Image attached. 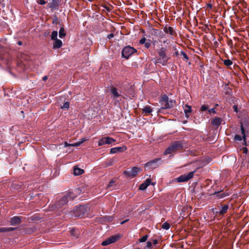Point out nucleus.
Wrapping results in <instances>:
<instances>
[{
  "instance_id": "obj_1",
  "label": "nucleus",
  "mask_w": 249,
  "mask_h": 249,
  "mask_svg": "<svg viewBox=\"0 0 249 249\" xmlns=\"http://www.w3.org/2000/svg\"><path fill=\"white\" fill-rule=\"evenodd\" d=\"M77 195L70 191L67 192L62 196L57 197L56 200L50 205L52 210H60L62 207L67 204L69 201H72L76 198Z\"/></svg>"
},
{
  "instance_id": "obj_2",
  "label": "nucleus",
  "mask_w": 249,
  "mask_h": 249,
  "mask_svg": "<svg viewBox=\"0 0 249 249\" xmlns=\"http://www.w3.org/2000/svg\"><path fill=\"white\" fill-rule=\"evenodd\" d=\"M184 144V140L176 141L172 142L171 145L165 150L164 155L172 154L177 151L183 150Z\"/></svg>"
},
{
  "instance_id": "obj_3",
  "label": "nucleus",
  "mask_w": 249,
  "mask_h": 249,
  "mask_svg": "<svg viewBox=\"0 0 249 249\" xmlns=\"http://www.w3.org/2000/svg\"><path fill=\"white\" fill-rule=\"evenodd\" d=\"M159 102L162 106L159 110V111L160 112L162 111V110L165 109H168L174 107L176 104V101L175 100H169V98L166 94H164L162 96V97L160 99Z\"/></svg>"
},
{
  "instance_id": "obj_4",
  "label": "nucleus",
  "mask_w": 249,
  "mask_h": 249,
  "mask_svg": "<svg viewBox=\"0 0 249 249\" xmlns=\"http://www.w3.org/2000/svg\"><path fill=\"white\" fill-rule=\"evenodd\" d=\"M88 207L87 205H79L74 207L71 212V215L75 217H83L87 213Z\"/></svg>"
},
{
  "instance_id": "obj_5",
  "label": "nucleus",
  "mask_w": 249,
  "mask_h": 249,
  "mask_svg": "<svg viewBox=\"0 0 249 249\" xmlns=\"http://www.w3.org/2000/svg\"><path fill=\"white\" fill-rule=\"evenodd\" d=\"M137 53V50L134 47L130 46H126L122 51V56L126 59H128L132 55Z\"/></svg>"
},
{
  "instance_id": "obj_6",
  "label": "nucleus",
  "mask_w": 249,
  "mask_h": 249,
  "mask_svg": "<svg viewBox=\"0 0 249 249\" xmlns=\"http://www.w3.org/2000/svg\"><path fill=\"white\" fill-rule=\"evenodd\" d=\"M160 158L155 159L144 164V169L145 170H149L155 169L160 166Z\"/></svg>"
},
{
  "instance_id": "obj_7",
  "label": "nucleus",
  "mask_w": 249,
  "mask_h": 249,
  "mask_svg": "<svg viewBox=\"0 0 249 249\" xmlns=\"http://www.w3.org/2000/svg\"><path fill=\"white\" fill-rule=\"evenodd\" d=\"M142 170V168L135 166L132 167L131 170H125L123 172V174L125 175L127 177L134 178L137 174Z\"/></svg>"
},
{
  "instance_id": "obj_8",
  "label": "nucleus",
  "mask_w": 249,
  "mask_h": 249,
  "mask_svg": "<svg viewBox=\"0 0 249 249\" xmlns=\"http://www.w3.org/2000/svg\"><path fill=\"white\" fill-rule=\"evenodd\" d=\"M195 171L190 172L187 174L180 175L179 177L176 178L178 182H184L188 181L192 178L194 175Z\"/></svg>"
},
{
  "instance_id": "obj_9",
  "label": "nucleus",
  "mask_w": 249,
  "mask_h": 249,
  "mask_svg": "<svg viewBox=\"0 0 249 249\" xmlns=\"http://www.w3.org/2000/svg\"><path fill=\"white\" fill-rule=\"evenodd\" d=\"M60 5V0H52L51 2L47 4V7L50 9L51 11L53 12L55 10H58Z\"/></svg>"
},
{
  "instance_id": "obj_10",
  "label": "nucleus",
  "mask_w": 249,
  "mask_h": 249,
  "mask_svg": "<svg viewBox=\"0 0 249 249\" xmlns=\"http://www.w3.org/2000/svg\"><path fill=\"white\" fill-rule=\"evenodd\" d=\"M110 91L112 94V97L115 102H119V98L121 96V91L118 90L114 87H111L110 89Z\"/></svg>"
},
{
  "instance_id": "obj_11",
  "label": "nucleus",
  "mask_w": 249,
  "mask_h": 249,
  "mask_svg": "<svg viewBox=\"0 0 249 249\" xmlns=\"http://www.w3.org/2000/svg\"><path fill=\"white\" fill-rule=\"evenodd\" d=\"M120 237V236L119 235H114L112 236H110L108 237L107 239L104 241L102 243V246H107L108 245L111 243H115L117 241H118Z\"/></svg>"
},
{
  "instance_id": "obj_12",
  "label": "nucleus",
  "mask_w": 249,
  "mask_h": 249,
  "mask_svg": "<svg viewBox=\"0 0 249 249\" xmlns=\"http://www.w3.org/2000/svg\"><path fill=\"white\" fill-rule=\"evenodd\" d=\"M115 142L116 140L111 137H104L99 140L98 145L101 146L106 144H110Z\"/></svg>"
},
{
  "instance_id": "obj_13",
  "label": "nucleus",
  "mask_w": 249,
  "mask_h": 249,
  "mask_svg": "<svg viewBox=\"0 0 249 249\" xmlns=\"http://www.w3.org/2000/svg\"><path fill=\"white\" fill-rule=\"evenodd\" d=\"M155 182H152L150 178H147L143 183H142L140 185L139 187V190L142 191L145 190L150 184H152V185H155Z\"/></svg>"
},
{
  "instance_id": "obj_14",
  "label": "nucleus",
  "mask_w": 249,
  "mask_h": 249,
  "mask_svg": "<svg viewBox=\"0 0 249 249\" xmlns=\"http://www.w3.org/2000/svg\"><path fill=\"white\" fill-rule=\"evenodd\" d=\"M22 217L19 216H15L11 217L10 220V224L12 226H16L20 224L21 222Z\"/></svg>"
},
{
  "instance_id": "obj_15",
  "label": "nucleus",
  "mask_w": 249,
  "mask_h": 249,
  "mask_svg": "<svg viewBox=\"0 0 249 249\" xmlns=\"http://www.w3.org/2000/svg\"><path fill=\"white\" fill-rule=\"evenodd\" d=\"M126 149L127 148L125 146L114 147L110 149V153L113 154L117 153H121L125 151Z\"/></svg>"
},
{
  "instance_id": "obj_16",
  "label": "nucleus",
  "mask_w": 249,
  "mask_h": 249,
  "mask_svg": "<svg viewBox=\"0 0 249 249\" xmlns=\"http://www.w3.org/2000/svg\"><path fill=\"white\" fill-rule=\"evenodd\" d=\"M167 49L165 47L160 48L158 52V53L160 57H162L163 59L169 60V57L166 54Z\"/></svg>"
},
{
  "instance_id": "obj_17",
  "label": "nucleus",
  "mask_w": 249,
  "mask_h": 249,
  "mask_svg": "<svg viewBox=\"0 0 249 249\" xmlns=\"http://www.w3.org/2000/svg\"><path fill=\"white\" fill-rule=\"evenodd\" d=\"M222 119L218 117H215L211 120V124L217 128L222 123Z\"/></svg>"
},
{
  "instance_id": "obj_18",
  "label": "nucleus",
  "mask_w": 249,
  "mask_h": 249,
  "mask_svg": "<svg viewBox=\"0 0 249 249\" xmlns=\"http://www.w3.org/2000/svg\"><path fill=\"white\" fill-rule=\"evenodd\" d=\"M163 31L165 33L169 34L171 36H177V33L175 31L174 28L172 27H167V26H165L163 28Z\"/></svg>"
},
{
  "instance_id": "obj_19",
  "label": "nucleus",
  "mask_w": 249,
  "mask_h": 249,
  "mask_svg": "<svg viewBox=\"0 0 249 249\" xmlns=\"http://www.w3.org/2000/svg\"><path fill=\"white\" fill-rule=\"evenodd\" d=\"M221 191H215L212 195L215 196L218 198H223L230 195L229 193L224 192L221 193Z\"/></svg>"
},
{
  "instance_id": "obj_20",
  "label": "nucleus",
  "mask_w": 249,
  "mask_h": 249,
  "mask_svg": "<svg viewBox=\"0 0 249 249\" xmlns=\"http://www.w3.org/2000/svg\"><path fill=\"white\" fill-rule=\"evenodd\" d=\"M221 209L218 211L219 215L222 216L226 213L229 208V206L228 204L221 205Z\"/></svg>"
},
{
  "instance_id": "obj_21",
  "label": "nucleus",
  "mask_w": 249,
  "mask_h": 249,
  "mask_svg": "<svg viewBox=\"0 0 249 249\" xmlns=\"http://www.w3.org/2000/svg\"><path fill=\"white\" fill-rule=\"evenodd\" d=\"M116 181V180L115 179H111L107 186V189L110 191L116 189L117 187V184H115Z\"/></svg>"
},
{
  "instance_id": "obj_22",
  "label": "nucleus",
  "mask_w": 249,
  "mask_h": 249,
  "mask_svg": "<svg viewBox=\"0 0 249 249\" xmlns=\"http://www.w3.org/2000/svg\"><path fill=\"white\" fill-rule=\"evenodd\" d=\"M184 111L185 114V116L187 118H188L189 117V113H190L192 111V107L190 106H189L188 105H185L183 107Z\"/></svg>"
},
{
  "instance_id": "obj_23",
  "label": "nucleus",
  "mask_w": 249,
  "mask_h": 249,
  "mask_svg": "<svg viewBox=\"0 0 249 249\" xmlns=\"http://www.w3.org/2000/svg\"><path fill=\"white\" fill-rule=\"evenodd\" d=\"M54 42L53 43V49L55 50L60 48L63 44L62 41L60 39H57L54 40Z\"/></svg>"
},
{
  "instance_id": "obj_24",
  "label": "nucleus",
  "mask_w": 249,
  "mask_h": 249,
  "mask_svg": "<svg viewBox=\"0 0 249 249\" xmlns=\"http://www.w3.org/2000/svg\"><path fill=\"white\" fill-rule=\"evenodd\" d=\"M150 33L152 36H155L157 37V36H160L161 31L158 29H156L155 28H151L150 30Z\"/></svg>"
},
{
  "instance_id": "obj_25",
  "label": "nucleus",
  "mask_w": 249,
  "mask_h": 249,
  "mask_svg": "<svg viewBox=\"0 0 249 249\" xmlns=\"http://www.w3.org/2000/svg\"><path fill=\"white\" fill-rule=\"evenodd\" d=\"M84 173V170L78 167H74L73 169V174L75 176L82 175Z\"/></svg>"
},
{
  "instance_id": "obj_26",
  "label": "nucleus",
  "mask_w": 249,
  "mask_h": 249,
  "mask_svg": "<svg viewBox=\"0 0 249 249\" xmlns=\"http://www.w3.org/2000/svg\"><path fill=\"white\" fill-rule=\"evenodd\" d=\"M168 60L163 59L162 58V57H160L159 58H158L156 60L155 63V64H157V63H160V64H161L163 66H164V65H165L166 62Z\"/></svg>"
},
{
  "instance_id": "obj_27",
  "label": "nucleus",
  "mask_w": 249,
  "mask_h": 249,
  "mask_svg": "<svg viewBox=\"0 0 249 249\" xmlns=\"http://www.w3.org/2000/svg\"><path fill=\"white\" fill-rule=\"evenodd\" d=\"M241 134H242V140H243V141H246L247 138H246V135L245 134V130L243 127V124L242 122L241 123Z\"/></svg>"
},
{
  "instance_id": "obj_28",
  "label": "nucleus",
  "mask_w": 249,
  "mask_h": 249,
  "mask_svg": "<svg viewBox=\"0 0 249 249\" xmlns=\"http://www.w3.org/2000/svg\"><path fill=\"white\" fill-rule=\"evenodd\" d=\"M114 163V160L112 159H110L107 160L104 162V165L105 167H108L112 165Z\"/></svg>"
},
{
  "instance_id": "obj_29",
  "label": "nucleus",
  "mask_w": 249,
  "mask_h": 249,
  "mask_svg": "<svg viewBox=\"0 0 249 249\" xmlns=\"http://www.w3.org/2000/svg\"><path fill=\"white\" fill-rule=\"evenodd\" d=\"M153 111L152 108L149 106H145L142 109V112L145 113H151Z\"/></svg>"
},
{
  "instance_id": "obj_30",
  "label": "nucleus",
  "mask_w": 249,
  "mask_h": 249,
  "mask_svg": "<svg viewBox=\"0 0 249 249\" xmlns=\"http://www.w3.org/2000/svg\"><path fill=\"white\" fill-rule=\"evenodd\" d=\"M66 33L65 29L63 27H61L59 31V36L60 38H62L65 36Z\"/></svg>"
},
{
  "instance_id": "obj_31",
  "label": "nucleus",
  "mask_w": 249,
  "mask_h": 249,
  "mask_svg": "<svg viewBox=\"0 0 249 249\" xmlns=\"http://www.w3.org/2000/svg\"><path fill=\"white\" fill-rule=\"evenodd\" d=\"M57 32L56 31H53L52 32L51 37L52 40H54L57 39Z\"/></svg>"
},
{
  "instance_id": "obj_32",
  "label": "nucleus",
  "mask_w": 249,
  "mask_h": 249,
  "mask_svg": "<svg viewBox=\"0 0 249 249\" xmlns=\"http://www.w3.org/2000/svg\"><path fill=\"white\" fill-rule=\"evenodd\" d=\"M148 237V235H145L142 236V238H140L138 241H137L136 243L137 244L138 243L145 242L147 240Z\"/></svg>"
},
{
  "instance_id": "obj_33",
  "label": "nucleus",
  "mask_w": 249,
  "mask_h": 249,
  "mask_svg": "<svg viewBox=\"0 0 249 249\" xmlns=\"http://www.w3.org/2000/svg\"><path fill=\"white\" fill-rule=\"evenodd\" d=\"M70 107V103L69 102H65L63 106L61 107V108L64 110H68Z\"/></svg>"
},
{
  "instance_id": "obj_34",
  "label": "nucleus",
  "mask_w": 249,
  "mask_h": 249,
  "mask_svg": "<svg viewBox=\"0 0 249 249\" xmlns=\"http://www.w3.org/2000/svg\"><path fill=\"white\" fill-rule=\"evenodd\" d=\"M180 54L183 56V60L186 62H187L189 60V57L187 54L183 51H181L180 52Z\"/></svg>"
},
{
  "instance_id": "obj_35",
  "label": "nucleus",
  "mask_w": 249,
  "mask_h": 249,
  "mask_svg": "<svg viewBox=\"0 0 249 249\" xmlns=\"http://www.w3.org/2000/svg\"><path fill=\"white\" fill-rule=\"evenodd\" d=\"M224 64L226 66H230L233 63L232 61L230 59H225L223 61Z\"/></svg>"
},
{
  "instance_id": "obj_36",
  "label": "nucleus",
  "mask_w": 249,
  "mask_h": 249,
  "mask_svg": "<svg viewBox=\"0 0 249 249\" xmlns=\"http://www.w3.org/2000/svg\"><path fill=\"white\" fill-rule=\"evenodd\" d=\"M152 42V41L151 40L147 39L145 43H144L145 47L147 49L149 48L151 45Z\"/></svg>"
},
{
  "instance_id": "obj_37",
  "label": "nucleus",
  "mask_w": 249,
  "mask_h": 249,
  "mask_svg": "<svg viewBox=\"0 0 249 249\" xmlns=\"http://www.w3.org/2000/svg\"><path fill=\"white\" fill-rule=\"evenodd\" d=\"M170 224L167 222H164L162 225V228L164 230H167L170 228Z\"/></svg>"
},
{
  "instance_id": "obj_38",
  "label": "nucleus",
  "mask_w": 249,
  "mask_h": 249,
  "mask_svg": "<svg viewBox=\"0 0 249 249\" xmlns=\"http://www.w3.org/2000/svg\"><path fill=\"white\" fill-rule=\"evenodd\" d=\"M233 139L235 141H241V140H242V137L240 135H238V134H236L234 136Z\"/></svg>"
},
{
  "instance_id": "obj_39",
  "label": "nucleus",
  "mask_w": 249,
  "mask_h": 249,
  "mask_svg": "<svg viewBox=\"0 0 249 249\" xmlns=\"http://www.w3.org/2000/svg\"><path fill=\"white\" fill-rule=\"evenodd\" d=\"M208 106L207 105H202L201 107V108H200V111H205L206 110H207V109H208Z\"/></svg>"
},
{
  "instance_id": "obj_40",
  "label": "nucleus",
  "mask_w": 249,
  "mask_h": 249,
  "mask_svg": "<svg viewBox=\"0 0 249 249\" xmlns=\"http://www.w3.org/2000/svg\"><path fill=\"white\" fill-rule=\"evenodd\" d=\"M85 141V140L83 139L81 141L75 142V143H74L73 144H71V145L74 146H78Z\"/></svg>"
},
{
  "instance_id": "obj_41",
  "label": "nucleus",
  "mask_w": 249,
  "mask_h": 249,
  "mask_svg": "<svg viewBox=\"0 0 249 249\" xmlns=\"http://www.w3.org/2000/svg\"><path fill=\"white\" fill-rule=\"evenodd\" d=\"M36 2L40 5H44L47 3V1L45 0H36Z\"/></svg>"
},
{
  "instance_id": "obj_42",
  "label": "nucleus",
  "mask_w": 249,
  "mask_h": 249,
  "mask_svg": "<svg viewBox=\"0 0 249 249\" xmlns=\"http://www.w3.org/2000/svg\"><path fill=\"white\" fill-rule=\"evenodd\" d=\"M13 186L15 187V188H16L17 190H19L21 187V185L19 184H17L16 183L13 184Z\"/></svg>"
},
{
  "instance_id": "obj_43",
  "label": "nucleus",
  "mask_w": 249,
  "mask_h": 249,
  "mask_svg": "<svg viewBox=\"0 0 249 249\" xmlns=\"http://www.w3.org/2000/svg\"><path fill=\"white\" fill-rule=\"evenodd\" d=\"M147 40V39L145 37H142L139 41V44H143Z\"/></svg>"
},
{
  "instance_id": "obj_44",
  "label": "nucleus",
  "mask_w": 249,
  "mask_h": 249,
  "mask_svg": "<svg viewBox=\"0 0 249 249\" xmlns=\"http://www.w3.org/2000/svg\"><path fill=\"white\" fill-rule=\"evenodd\" d=\"M227 44L229 46H230L231 48L233 46V42L232 40L231 39H229L228 40Z\"/></svg>"
},
{
  "instance_id": "obj_45",
  "label": "nucleus",
  "mask_w": 249,
  "mask_h": 249,
  "mask_svg": "<svg viewBox=\"0 0 249 249\" xmlns=\"http://www.w3.org/2000/svg\"><path fill=\"white\" fill-rule=\"evenodd\" d=\"M7 232V228L2 227L0 228V232Z\"/></svg>"
},
{
  "instance_id": "obj_46",
  "label": "nucleus",
  "mask_w": 249,
  "mask_h": 249,
  "mask_svg": "<svg viewBox=\"0 0 249 249\" xmlns=\"http://www.w3.org/2000/svg\"><path fill=\"white\" fill-rule=\"evenodd\" d=\"M242 150H243V153L245 154H247L248 152V149L246 147H243Z\"/></svg>"
},
{
  "instance_id": "obj_47",
  "label": "nucleus",
  "mask_w": 249,
  "mask_h": 249,
  "mask_svg": "<svg viewBox=\"0 0 249 249\" xmlns=\"http://www.w3.org/2000/svg\"><path fill=\"white\" fill-rule=\"evenodd\" d=\"M218 211H217L216 208L212 209V212L214 214L216 215H219Z\"/></svg>"
},
{
  "instance_id": "obj_48",
  "label": "nucleus",
  "mask_w": 249,
  "mask_h": 249,
  "mask_svg": "<svg viewBox=\"0 0 249 249\" xmlns=\"http://www.w3.org/2000/svg\"><path fill=\"white\" fill-rule=\"evenodd\" d=\"M208 111L210 113H216V111L215 110L214 108H211L210 109H208Z\"/></svg>"
},
{
  "instance_id": "obj_49",
  "label": "nucleus",
  "mask_w": 249,
  "mask_h": 249,
  "mask_svg": "<svg viewBox=\"0 0 249 249\" xmlns=\"http://www.w3.org/2000/svg\"><path fill=\"white\" fill-rule=\"evenodd\" d=\"M114 36V34L113 33H111L109 35H108L107 36V37L108 39H111L112 38H113V37Z\"/></svg>"
},
{
  "instance_id": "obj_50",
  "label": "nucleus",
  "mask_w": 249,
  "mask_h": 249,
  "mask_svg": "<svg viewBox=\"0 0 249 249\" xmlns=\"http://www.w3.org/2000/svg\"><path fill=\"white\" fill-rule=\"evenodd\" d=\"M151 247H152V243L150 241L147 242L146 247L147 248H150Z\"/></svg>"
},
{
  "instance_id": "obj_51",
  "label": "nucleus",
  "mask_w": 249,
  "mask_h": 249,
  "mask_svg": "<svg viewBox=\"0 0 249 249\" xmlns=\"http://www.w3.org/2000/svg\"><path fill=\"white\" fill-rule=\"evenodd\" d=\"M16 228H12V227H8L7 228V232L11 231H14Z\"/></svg>"
},
{
  "instance_id": "obj_52",
  "label": "nucleus",
  "mask_w": 249,
  "mask_h": 249,
  "mask_svg": "<svg viewBox=\"0 0 249 249\" xmlns=\"http://www.w3.org/2000/svg\"><path fill=\"white\" fill-rule=\"evenodd\" d=\"M57 22H58V19H57V18L56 17L55 18H54V19L53 20L52 23H53V24H57Z\"/></svg>"
},
{
  "instance_id": "obj_53",
  "label": "nucleus",
  "mask_w": 249,
  "mask_h": 249,
  "mask_svg": "<svg viewBox=\"0 0 249 249\" xmlns=\"http://www.w3.org/2000/svg\"><path fill=\"white\" fill-rule=\"evenodd\" d=\"M105 9H106L108 12H110V9L106 5H103L102 6Z\"/></svg>"
},
{
  "instance_id": "obj_54",
  "label": "nucleus",
  "mask_w": 249,
  "mask_h": 249,
  "mask_svg": "<svg viewBox=\"0 0 249 249\" xmlns=\"http://www.w3.org/2000/svg\"><path fill=\"white\" fill-rule=\"evenodd\" d=\"M207 8L209 9H212V5L211 3H208L207 4Z\"/></svg>"
},
{
  "instance_id": "obj_55",
  "label": "nucleus",
  "mask_w": 249,
  "mask_h": 249,
  "mask_svg": "<svg viewBox=\"0 0 249 249\" xmlns=\"http://www.w3.org/2000/svg\"><path fill=\"white\" fill-rule=\"evenodd\" d=\"M48 79V76H44L42 77V80L44 81H46Z\"/></svg>"
},
{
  "instance_id": "obj_56",
  "label": "nucleus",
  "mask_w": 249,
  "mask_h": 249,
  "mask_svg": "<svg viewBox=\"0 0 249 249\" xmlns=\"http://www.w3.org/2000/svg\"><path fill=\"white\" fill-rule=\"evenodd\" d=\"M233 108H234V110L235 112H237V107L236 105H234L233 107Z\"/></svg>"
},
{
  "instance_id": "obj_57",
  "label": "nucleus",
  "mask_w": 249,
  "mask_h": 249,
  "mask_svg": "<svg viewBox=\"0 0 249 249\" xmlns=\"http://www.w3.org/2000/svg\"><path fill=\"white\" fill-rule=\"evenodd\" d=\"M153 243L154 245H156L158 243V241L156 239H154L153 240Z\"/></svg>"
},
{
  "instance_id": "obj_58",
  "label": "nucleus",
  "mask_w": 249,
  "mask_h": 249,
  "mask_svg": "<svg viewBox=\"0 0 249 249\" xmlns=\"http://www.w3.org/2000/svg\"><path fill=\"white\" fill-rule=\"evenodd\" d=\"M242 145L247 146L248 144H247V141H243V142L242 143Z\"/></svg>"
},
{
  "instance_id": "obj_59",
  "label": "nucleus",
  "mask_w": 249,
  "mask_h": 249,
  "mask_svg": "<svg viewBox=\"0 0 249 249\" xmlns=\"http://www.w3.org/2000/svg\"><path fill=\"white\" fill-rule=\"evenodd\" d=\"M127 221H128V219H126L124 221H123L122 222H121V224L122 225V224H124L126 222H127Z\"/></svg>"
},
{
  "instance_id": "obj_60",
  "label": "nucleus",
  "mask_w": 249,
  "mask_h": 249,
  "mask_svg": "<svg viewBox=\"0 0 249 249\" xmlns=\"http://www.w3.org/2000/svg\"><path fill=\"white\" fill-rule=\"evenodd\" d=\"M22 42H21V41H18V45H22Z\"/></svg>"
},
{
  "instance_id": "obj_61",
  "label": "nucleus",
  "mask_w": 249,
  "mask_h": 249,
  "mask_svg": "<svg viewBox=\"0 0 249 249\" xmlns=\"http://www.w3.org/2000/svg\"><path fill=\"white\" fill-rule=\"evenodd\" d=\"M108 219L109 220L111 221L112 219V217L111 216H110Z\"/></svg>"
},
{
  "instance_id": "obj_62",
  "label": "nucleus",
  "mask_w": 249,
  "mask_h": 249,
  "mask_svg": "<svg viewBox=\"0 0 249 249\" xmlns=\"http://www.w3.org/2000/svg\"><path fill=\"white\" fill-rule=\"evenodd\" d=\"M71 145V144H70V145ZM68 145H69L67 143V142H65V146H68Z\"/></svg>"
},
{
  "instance_id": "obj_63",
  "label": "nucleus",
  "mask_w": 249,
  "mask_h": 249,
  "mask_svg": "<svg viewBox=\"0 0 249 249\" xmlns=\"http://www.w3.org/2000/svg\"><path fill=\"white\" fill-rule=\"evenodd\" d=\"M175 54H176V55H178V52H176Z\"/></svg>"
},
{
  "instance_id": "obj_64",
  "label": "nucleus",
  "mask_w": 249,
  "mask_h": 249,
  "mask_svg": "<svg viewBox=\"0 0 249 249\" xmlns=\"http://www.w3.org/2000/svg\"><path fill=\"white\" fill-rule=\"evenodd\" d=\"M88 1H90V2H91L93 1V0H88Z\"/></svg>"
}]
</instances>
